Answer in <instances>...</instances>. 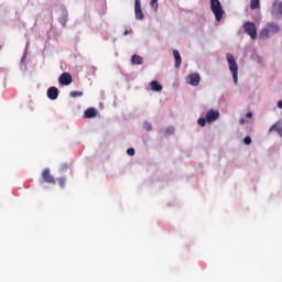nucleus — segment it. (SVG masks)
<instances>
[{
  "instance_id": "aec40b11",
  "label": "nucleus",
  "mask_w": 282,
  "mask_h": 282,
  "mask_svg": "<svg viewBox=\"0 0 282 282\" xmlns=\"http://www.w3.org/2000/svg\"><path fill=\"white\" fill-rule=\"evenodd\" d=\"M67 169H69V164H67V163H63V164L59 166L61 173H65V171H67Z\"/></svg>"
},
{
  "instance_id": "0eeeda50",
  "label": "nucleus",
  "mask_w": 282,
  "mask_h": 282,
  "mask_svg": "<svg viewBox=\"0 0 282 282\" xmlns=\"http://www.w3.org/2000/svg\"><path fill=\"white\" fill-rule=\"evenodd\" d=\"M42 180L46 184H53V185L56 184V178H54V175H52V173H50V169H45L42 171Z\"/></svg>"
},
{
  "instance_id": "9d476101",
  "label": "nucleus",
  "mask_w": 282,
  "mask_h": 282,
  "mask_svg": "<svg viewBox=\"0 0 282 282\" xmlns=\"http://www.w3.org/2000/svg\"><path fill=\"white\" fill-rule=\"evenodd\" d=\"M47 98H50V100H56V98H58V88L56 87L48 88Z\"/></svg>"
},
{
  "instance_id": "412c9836",
  "label": "nucleus",
  "mask_w": 282,
  "mask_h": 282,
  "mask_svg": "<svg viewBox=\"0 0 282 282\" xmlns=\"http://www.w3.org/2000/svg\"><path fill=\"white\" fill-rule=\"evenodd\" d=\"M143 129H144L145 131H151V129H153V127L151 126V123L145 122V123L143 124Z\"/></svg>"
},
{
  "instance_id": "20e7f679",
  "label": "nucleus",
  "mask_w": 282,
  "mask_h": 282,
  "mask_svg": "<svg viewBox=\"0 0 282 282\" xmlns=\"http://www.w3.org/2000/svg\"><path fill=\"white\" fill-rule=\"evenodd\" d=\"M210 10L215 14L216 21H221L224 19V8L219 0H210Z\"/></svg>"
},
{
  "instance_id": "5701e85b",
  "label": "nucleus",
  "mask_w": 282,
  "mask_h": 282,
  "mask_svg": "<svg viewBox=\"0 0 282 282\" xmlns=\"http://www.w3.org/2000/svg\"><path fill=\"white\" fill-rule=\"evenodd\" d=\"M245 144H252V139L250 137H246L243 139Z\"/></svg>"
},
{
  "instance_id": "a211bd4d",
  "label": "nucleus",
  "mask_w": 282,
  "mask_h": 282,
  "mask_svg": "<svg viewBox=\"0 0 282 282\" xmlns=\"http://www.w3.org/2000/svg\"><path fill=\"white\" fill-rule=\"evenodd\" d=\"M66 182H67L66 177H58L57 178V184H58V186H61V188H65Z\"/></svg>"
},
{
  "instance_id": "ddd939ff",
  "label": "nucleus",
  "mask_w": 282,
  "mask_h": 282,
  "mask_svg": "<svg viewBox=\"0 0 282 282\" xmlns=\"http://www.w3.org/2000/svg\"><path fill=\"white\" fill-rule=\"evenodd\" d=\"M272 14L282 17V2H274L273 3V12Z\"/></svg>"
},
{
  "instance_id": "b1692460",
  "label": "nucleus",
  "mask_w": 282,
  "mask_h": 282,
  "mask_svg": "<svg viewBox=\"0 0 282 282\" xmlns=\"http://www.w3.org/2000/svg\"><path fill=\"white\" fill-rule=\"evenodd\" d=\"M128 155H135V150L133 148H129L127 150Z\"/></svg>"
},
{
  "instance_id": "c85d7f7f",
  "label": "nucleus",
  "mask_w": 282,
  "mask_h": 282,
  "mask_svg": "<svg viewBox=\"0 0 282 282\" xmlns=\"http://www.w3.org/2000/svg\"><path fill=\"white\" fill-rule=\"evenodd\" d=\"M123 34H124V36H127V34H129V31H124V33H123Z\"/></svg>"
},
{
  "instance_id": "39448f33",
  "label": "nucleus",
  "mask_w": 282,
  "mask_h": 282,
  "mask_svg": "<svg viewBox=\"0 0 282 282\" xmlns=\"http://www.w3.org/2000/svg\"><path fill=\"white\" fill-rule=\"evenodd\" d=\"M243 30L246 34H248L250 39H252V41H257V24L252 22H246L243 24Z\"/></svg>"
},
{
  "instance_id": "393cba45",
  "label": "nucleus",
  "mask_w": 282,
  "mask_h": 282,
  "mask_svg": "<svg viewBox=\"0 0 282 282\" xmlns=\"http://www.w3.org/2000/svg\"><path fill=\"white\" fill-rule=\"evenodd\" d=\"M239 122H240V124H246V122H250V121H246V119L241 118V119L239 120Z\"/></svg>"
},
{
  "instance_id": "cd10ccee",
  "label": "nucleus",
  "mask_w": 282,
  "mask_h": 282,
  "mask_svg": "<svg viewBox=\"0 0 282 282\" xmlns=\"http://www.w3.org/2000/svg\"><path fill=\"white\" fill-rule=\"evenodd\" d=\"M246 118H252V112H247Z\"/></svg>"
},
{
  "instance_id": "9b49d317",
  "label": "nucleus",
  "mask_w": 282,
  "mask_h": 282,
  "mask_svg": "<svg viewBox=\"0 0 282 282\" xmlns=\"http://www.w3.org/2000/svg\"><path fill=\"white\" fill-rule=\"evenodd\" d=\"M173 56L175 58V67L178 69V67H182V55H180V51L174 50Z\"/></svg>"
},
{
  "instance_id": "2eb2a0df",
  "label": "nucleus",
  "mask_w": 282,
  "mask_h": 282,
  "mask_svg": "<svg viewBox=\"0 0 282 282\" xmlns=\"http://www.w3.org/2000/svg\"><path fill=\"white\" fill-rule=\"evenodd\" d=\"M269 131H276L279 135L282 138V121H278L275 124H273Z\"/></svg>"
},
{
  "instance_id": "f257e3e1",
  "label": "nucleus",
  "mask_w": 282,
  "mask_h": 282,
  "mask_svg": "<svg viewBox=\"0 0 282 282\" xmlns=\"http://www.w3.org/2000/svg\"><path fill=\"white\" fill-rule=\"evenodd\" d=\"M279 32H281V26L274 22H269L260 31L259 39L265 41V39H270L271 36H274V34H279Z\"/></svg>"
},
{
  "instance_id": "dca6fc26",
  "label": "nucleus",
  "mask_w": 282,
  "mask_h": 282,
  "mask_svg": "<svg viewBox=\"0 0 282 282\" xmlns=\"http://www.w3.org/2000/svg\"><path fill=\"white\" fill-rule=\"evenodd\" d=\"M131 63L132 65H142L144 63V58L140 55H132Z\"/></svg>"
},
{
  "instance_id": "4468645a",
  "label": "nucleus",
  "mask_w": 282,
  "mask_h": 282,
  "mask_svg": "<svg viewBox=\"0 0 282 282\" xmlns=\"http://www.w3.org/2000/svg\"><path fill=\"white\" fill-rule=\"evenodd\" d=\"M150 89H151V91H162V86H161L160 82L153 80L150 83Z\"/></svg>"
},
{
  "instance_id": "a878e982",
  "label": "nucleus",
  "mask_w": 282,
  "mask_h": 282,
  "mask_svg": "<svg viewBox=\"0 0 282 282\" xmlns=\"http://www.w3.org/2000/svg\"><path fill=\"white\" fill-rule=\"evenodd\" d=\"M174 129L173 128H167L166 133H173Z\"/></svg>"
},
{
  "instance_id": "bb28decb",
  "label": "nucleus",
  "mask_w": 282,
  "mask_h": 282,
  "mask_svg": "<svg viewBox=\"0 0 282 282\" xmlns=\"http://www.w3.org/2000/svg\"><path fill=\"white\" fill-rule=\"evenodd\" d=\"M279 109H282V100L278 101Z\"/></svg>"
},
{
  "instance_id": "7ed1b4c3",
  "label": "nucleus",
  "mask_w": 282,
  "mask_h": 282,
  "mask_svg": "<svg viewBox=\"0 0 282 282\" xmlns=\"http://www.w3.org/2000/svg\"><path fill=\"white\" fill-rule=\"evenodd\" d=\"M216 120H219V111L210 109L209 111H207L205 118L200 117L197 120V122H198L199 127H206V122H208L210 124L212 122H215Z\"/></svg>"
},
{
  "instance_id": "1a4fd4ad",
  "label": "nucleus",
  "mask_w": 282,
  "mask_h": 282,
  "mask_svg": "<svg viewBox=\"0 0 282 282\" xmlns=\"http://www.w3.org/2000/svg\"><path fill=\"white\" fill-rule=\"evenodd\" d=\"M72 74L69 73H63L58 78V83H61L64 86L72 85Z\"/></svg>"
},
{
  "instance_id": "f8f14e48",
  "label": "nucleus",
  "mask_w": 282,
  "mask_h": 282,
  "mask_svg": "<svg viewBox=\"0 0 282 282\" xmlns=\"http://www.w3.org/2000/svg\"><path fill=\"white\" fill-rule=\"evenodd\" d=\"M96 116H98L96 108H88L84 112V118H96Z\"/></svg>"
},
{
  "instance_id": "f3484780",
  "label": "nucleus",
  "mask_w": 282,
  "mask_h": 282,
  "mask_svg": "<svg viewBox=\"0 0 282 282\" xmlns=\"http://www.w3.org/2000/svg\"><path fill=\"white\" fill-rule=\"evenodd\" d=\"M261 1L260 0H250V9L258 10L260 8Z\"/></svg>"
},
{
  "instance_id": "423d86ee",
  "label": "nucleus",
  "mask_w": 282,
  "mask_h": 282,
  "mask_svg": "<svg viewBox=\"0 0 282 282\" xmlns=\"http://www.w3.org/2000/svg\"><path fill=\"white\" fill-rule=\"evenodd\" d=\"M202 80V77L198 73H192L186 77V84L191 85L192 87H197Z\"/></svg>"
},
{
  "instance_id": "4be33fe9",
  "label": "nucleus",
  "mask_w": 282,
  "mask_h": 282,
  "mask_svg": "<svg viewBox=\"0 0 282 282\" xmlns=\"http://www.w3.org/2000/svg\"><path fill=\"white\" fill-rule=\"evenodd\" d=\"M151 8L158 10V0H151Z\"/></svg>"
},
{
  "instance_id": "6e6552de",
  "label": "nucleus",
  "mask_w": 282,
  "mask_h": 282,
  "mask_svg": "<svg viewBox=\"0 0 282 282\" xmlns=\"http://www.w3.org/2000/svg\"><path fill=\"white\" fill-rule=\"evenodd\" d=\"M134 14L138 21H142V19H144V12H142L140 0H134Z\"/></svg>"
},
{
  "instance_id": "f03ea898",
  "label": "nucleus",
  "mask_w": 282,
  "mask_h": 282,
  "mask_svg": "<svg viewBox=\"0 0 282 282\" xmlns=\"http://www.w3.org/2000/svg\"><path fill=\"white\" fill-rule=\"evenodd\" d=\"M226 58L229 65V70L232 74L234 83L237 85V83H239V66H237V61H235V56L230 53H227Z\"/></svg>"
},
{
  "instance_id": "6ab92c4d",
  "label": "nucleus",
  "mask_w": 282,
  "mask_h": 282,
  "mask_svg": "<svg viewBox=\"0 0 282 282\" xmlns=\"http://www.w3.org/2000/svg\"><path fill=\"white\" fill-rule=\"evenodd\" d=\"M69 96L70 98H80V96H83V91H72Z\"/></svg>"
}]
</instances>
